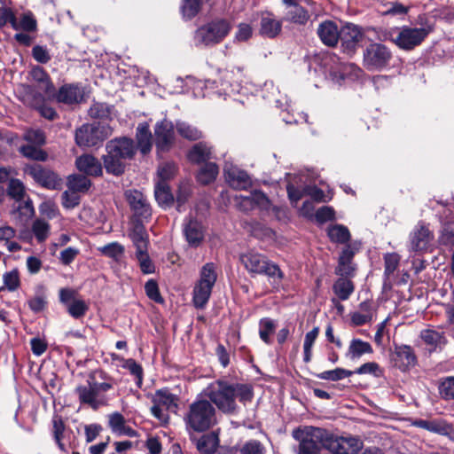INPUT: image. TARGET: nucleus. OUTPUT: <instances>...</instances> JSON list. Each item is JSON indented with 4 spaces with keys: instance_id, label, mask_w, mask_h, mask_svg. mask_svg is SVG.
<instances>
[{
    "instance_id": "f257e3e1",
    "label": "nucleus",
    "mask_w": 454,
    "mask_h": 454,
    "mask_svg": "<svg viewBox=\"0 0 454 454\" xmlns=\"http://www.w3.org/2000/svg\"><path fill=\"white\" fill-rule=\"evenodd\" d=\"M184 422L189 431H206L216 422L215 409L208 401H195L190 405Z\"/></svg>"
},
{
    "instance_id": "f03ea898",
    "label": "nucleus",
    "mask_w": 454,
    "mask_h": 454,
    "mask_svg": "<svg viewBox=\"0 0 454 454\" xmlns=\"http://www.w3.org/2000/svg\"><path fill=\"white\" fill-rule=\"evenodd\" d=\"M328 434L323 428L306 426L294 429L292 435L299 442L298 454H315L326 449Z\"/></svg>"
},
{
    "instance_id": "7ed1b4c3",
    "label": "nucleus",
    "mask_w": 454,
    "mask_h": 454,
    "mask_svg": "<svg viewBox=\"0 0 454 454\" xmlns=\"http://www.w3.org/2000/svg\"><path fill=\"white\" fill-rule=\"evenodd\" d=\"M241 262L248 271L265 274L272 279L274 285L278 286L284 278L283 271L276 263L269 262L263 255L258 253L249 252L243 254Z\"/></svg>"
},
{
    "instance_id": "20e7f679",
    "label": "nucleus",
    "mask_w": 454,
    "mask_h": 454,
    "mask_svg": "<svg viewBox=\"0 0 454 454\" xmlns=\"http://www.w3.org/2000/svg\"><path fill=\"white\" fill-rule=\"evenodd\" d=\"M322 72L336 83H340L346 78L354 80L359 77L361 70L352 63H338V59L330 54H325L321 58Z\"/></svg>"
},
{
    "instance_id": "39448f33",
    "label": "nucleus",
    "mask_w": 454,
    "mask_h": 454,
    "mask_svg": "<svg viewBox=\"0 0 454 454\" xmlns=\"http://www.w3.org/2000/svg\"><path fill=\"white\" fill-rule=\"evenodd\" d=\"M112 387L113 385L109 382L98 383L92 377H90L87 384L78 386L75 392L81 403H86L92 409L97 410L98 407L106 404L107 399L105 393Z\"/></svg>"
},
{
    "instance_id": "423d86ee",
    "label": "nucleus",
    "mask_w": 454,
    "mask_h": 454,
    "mask_svg": "<svg viewBox=\"0 0 454 454\" xmlns=\"http://www.w3.org/2000/svg\"><path fill=\"white\" fill-rule=\"evenodd\" d=\"M8 195L19 203L12 210V215L20 223L26 222L33 216L35 210L32 201L26 199V191L23 184L18 179H11L7 189Z\"/></svg>"
},
{
    "instance_id": "0eeeda50",
    "label": "nucleus",
    "mask_w": 454,
    "mask_h": 454,
    "mask_svg": "<svg viewBox=\"0 0 454 454\" xmlns=\"http://www.w3.org/2000/svg\"><path fill=\"white\" fill-rule=\"evenodd\" d=\"M217 278L215 267L207 263L200 271V278L193 290V302L197 308H203L207 302L212 287Z\"/></svg>"
},
{
    "instance_id": "6e6552de",
    "label": "nucleus",
    "mask_w": 454,
    "mask_h": 454,
    "mask_svg": "<svg viewBox=\"0 0 454 454\" xmlns=\"http://www.w3.org/2000/svg\"><path fill=\"white\" fill-rule=\"evenodd\" d=\"M432 27L429 25L421 27L403 26L399 29V32L393 39V42L400 49L410 51L419 45L432 32Z\"/></svg>"
},
{
    "instance_id": "1a4fd4ad",
    "label": "nucleus",
    "mask_w": 454,
    "mask_h": 454,
    "mask_svg": "<svg viewBox=\"0 0 454 454\" xmlns=\"http://www.w3.org/2000/svg\"><path fill=\"white\" fill-rule=\"evenodd\" d=\"M178 398L169 390L159 389L152 396L153 405L151 408L152 414L161 423H167L168 415L166 411H175L177 408Z\"/></svg>"
},
{
    "instance_id": "9d476101",
    "label": "nucleus",
    "mask_w": 454,
    "mask_h": 454,
    "mask_svg": "<svg viewBox=\"0 0 454 454\" xmlns=\"http://www.w3.org/2000/svg\"><path fill=\"white\" fill-rule=\"evenodd\" d=\"M227 34V22L221 19L215 20L200 27L195 34L198 44L212 45L221 42Z\"/></svg>"
},
{
    "instance_id": "9b49d317",
    "label": "nucleus",
    "mask_w": 454,
    "mask_h": 454,
    "mask_svg": "<svg viewBox=\"0 0 454 454\" xmlns=\"http://www.w3.org/2000/svg\"><path fill=\"white\" fill-rule=\"evenodd\" d=\"M391 59L390 51L381 43L370 44L364 53V65L371 71L385 67Z\"/></svg>"
},
{
    "instance_id": "f8f14e48",
    "label": "nucleus",
    "mask_w": 454,
    "mask_h": 454,
    "mask_svg": "<svg viewBox=\"0 0 454 454\" xmlns=\"http://www.w3.org/2000/svg\"><path fill=\"white\" fill-rule=\"evenodd\" d=\"M326 449L333 454H357L362 449V441L355 436H334L328 434Z\"/></svg>"
},
{
    "instance_id": "ddd939ff",
    "label": "nucleus",
    "mask_w": 454,
    "mask_h": 454,
    "mask_svg": "<svg viewBox=\"0 0 454 454\" xmlns=\"http://www.w3.org/2000/svg\"><path fill=\"white\" fill-rule=\"evenodd\" d=\"M176 126L172 121L163 119L154 126V143L158 152H168L175 144Z\"/></svg>"
},
{
    "instance_id": "4468645a",
    "label": "nucleus",
    "mask_w": 454,
    "mask_h": 454,
    "mask_svg": "<svg viewBox=\"0 0 454 454\" xmlns=\"http://www.w3.org/2000/svg\"><path fill=\"white\" fill-rule=\"evenodd\" d=\"M433 239L434 235L428 226L419 223L410 233L408 248L414 252L425 251L430 246Z\"/></svg>"
},
{
    "instance_id": "2eb2a0df",
    "label": "nucleus",
    "mask_w": 454,
    "mask_h": 454,
    "mask_svg": "<svg viewBox=\"0 0 454 454\" xmlns=\"http://www.w3.org/2000/svg\"><path fill=\"white\" fill-rule=\"evenodd\" d=\"M45 99L49 98L45 95L39 93L35 89L31 87L25 88L24 103L37 109L44 118L53 120L57 116V113L52 107L45 104Z\"/></svg>"
},
{
    "instance_id": "dca6fc26",
    "label": "nucleus",
    "mask_w": 454,
    "mask_h": 454,
    "mask_svg": "<svg viewBox=\"0 0 454 454\" xmlns=\"http://www.w3.org/2000/svg\"><path fill=\"white\" fill-rule=\"evenodd\" d=\"M394 366L403 372H406L417 364V356L411 346L395 345L390 355Z\"/></svg>"
},
{
    "instance_id": "f3484780",
    "label": "nucleus",
    "mask_w": 454,
    "mask_h": 454,
    "mask_svg": "<svg viewBox=\"0 0 454 454\" xmlns=\"http://www.w3.org/2000/svg\"><path fill=\"white\" fill-rule=\"evenodd\" d=\"M237 207L243 211H250L258 208L262 211H268L270 207V201L268 197L260 191H254L247 196L235 198Z\"/></svg>"
},
{
    "instance_id": "a211bd4d",
    "label": "nucleus",
    "mask_w": 454,
    "mask_h": 454,
    "mask_svg": "<svg viewBox=\"0 0 454 454\" xmlns=\"http://www.w3.org/2000/svg\"><path fill=\"white\" fill-rule=\"evenodd\" d=\"M26 172L31 176L36 183L48 189H55L59 184L58 176L54 172L43 168L41 165H29L27 167Z\"/></svg>"
},
{
    "instance_id": "6ab92c4d",
    "label": "nucleus",
    "mask_w": 454,
    "mask_h": 454,
    "mask_svg": "<svg viewBox=\"0 0 454 454\" xmlns=\"http://www.w3.org/2000/svg\"><path fill=\"white\" fill-rule=\"evenodd\" d=\"M362 37L363 34L356 25L347 24L340 29L339 40L341 42L342 48L347 53H351L355 51Z\"/></svg>"
},
{
    "instance_id": "aec40b11",
    "label": "nucleus",
    "mask_w": 454,
    "mask_h": 454,
    "mask_svg": "<svg viewBox=\"0 0 454 454\" xmlns=\"http://www.w3.org/2000/svg\"><path fill=\"white\" fill-rule=\"evenodd\" d=\"M106 149L125 160L132 159L136 153L133 140L125 137L110 140L106 144Z\"/></svg>"
},
{
    "instance_id": "412c9836",
    "label": "nucleus",
    "mask_w": 454,
    "mask_h": 454,
    "mask_svg": "<svg viewBox=\"0 0 454 454\" xmlns=\"http://www.w3.org/2000/svg\"><path fill=\"white\" fill-rule=\"evenodd\" d=\"M128 202L135 214L144 219L151 216V207L145 197L139 191L133 190L126 192Z\"/></svg>"
},
{
    "instance_id": "4be33fe9",
    "label": "nucleus",
    "mask_w": 454,
    "mask_h": 454,
    "mask_svg": "<svg viewBox=\"0 0 454 454\" xmlns=\"http://www.w3.org/2000/svg\"><path fill=\"white\" fill-rule=\"evenodd\" d=\"M31 77L37 83V90H42L48 98L55 97V88L50 76L41 67H35L30 72Z\"/></svg>"
},
{
    "instance_id": "5701e85b",
    "label": "nucleus",
    "mask_w": 454,
    "mask_h": 454,
    "mask_svg": "<svg viewBox=\"0 0 454 454\" xmlns=\"http://www.w3.org/2000/svg\"><path fill=\"white\" fill-rule=\"evenodd\" d=\"M184 234L191 247H199L204 239V227L195 219H189L184 223Z\"/></svg>"
},
{
    "instance_id": "b1692460",
    "label": "nucleus",
    "mask_w": 454,
    "mask_h": 454,
    "mask_svg": "<svg viewBox=\"0 0 454 454\" xmlns=\"http://www.w3.org/2000/svg\"><path fill=\"white\" fill-rule=\"evenodd\" d=\"M282 30V21L272 13H265L260 20L259 33L268 38L277 37Z\"/></svg>"
},
{
    "instance_id": "393cba45",
    "label": "nucleus",
    "mask_w": 454,
    "mask_h": 454,
    "mask_svg": "<svg viewBox=\"0 0 454 454\" xmlns=\"http://www.w3.org/2000/svg\"><path fill=\"white\" fill-rule=\"evenodd\" d=\"M75 166L79 171L93 176H98L102 174V166L99 160L90 155L83 154L75 160Z\"/></svg>"
},
{
    "instance_id": "a878e982",
    "label": "nucleus",
    "mask_w": 454,
    "mask_h": 454,
    "mask_svg": "<svg viewBox=\"0 0 454 454\" xmlns=\"http://www.w3.org/2000/svg\"><path fill=\"white\" fill-rule=\"evenodd\" d=\"M317 35L323 43L328 46H334L339 41L340 29L335 22L326 20L319 24Z\"/></svg>"
},
{
    "instance_id": "bb28decb",
    "label": "nucleus",
    "mask_w": 454,
    "mask_h": 454,
    "mask_svg": "<svg viewBox=\"0 0 454 454\" xmlns=\"http://www.w3.org/2000/svg\"><path fill=\"white\" fill-rule=\"evenodd\" d=\"M208 396L219 409L225 411L227 408V383L224 380H217L208 387Z\"/></svg>"
},
{
    "instance_id": "cd10ccee",
    "label": "nucleus",
    "mask_w": 454,
    "mask_h": 454,
    "mask_svg": "<svg viewBox=\"0 0 454 454\" xmlns=\"http://www.w3.org/2000/svg\"><path fill=\"white\" fill-rule=\"evenodd\" d=\"M374 309L371 301H364L358 306L357 310L350 315L351 323L356 326L370 323L373 318Z\"/></svg>"
},
{
    "instance_id": "c85d7f7f",
    "label": "nucleus",
    "mask_w": 454,
    "mask_h": 454,
    "mask_svg": "<svg viewBox=\"0 0 454 454\" xmlns=\"http://www.w3.org/2000/svg\"><path fill=\"white\" fill-rule=\"evenodd\" d=\"M55 96L59 102L71 105L79 103L82 99L83 90L77 85L66 84L59 89Z\"/></svg>"
},
{
    "instance_id": "c756f323",
    "label": "nucleus",
    "mask_w": 454,
    "mask_h": 454,
    "mask_svg": "<svg viewBox=\"0 0 454 454\" xmlns=\"http://www.w3.org/2000/svg\"><path fill=\"white\" fill-rule=\"evenodd\" d=\"M136 139L137 148L143 154L150 153L153 146V136L147 122H141L137 127Z\"/></svg>"
},
{
    "instance_id": "7c9ffc66",
    "label": "nucleus",
    "mask_w": 454,
    "mask_h": 454,
    "mask_svg": "<svg viewBox=\"0 0 454 454\" xmlns=\"http://www.w3.org/2000/svg\"><path fill=\"white\" fill-rule=\"evenodd\" d=\"M253 397L252 387L248 385H236V386H229V412L234 411V406L232 403L235 399H238L239 402L244 404L247 402L251 401Z\"/></svg>"
},
{
    "instance_id": "2f4dec72",
    "label": "nucleus",
    "mask_w": 454,
    "mask_h": 454,
    "mask_svg": "<svg viewBox=\"0 0 454 454\" xmlns=\"http://www.w3.org/2000/svg\"><path fill=\"white\" fill-rule=\"evenodd\" d=\"M229 187L234 189H247L251 185L250 176L247 172L239 169L235 166L229 167Z\"/></svg>"
},
{
    "instance_id": "473e14b6",
    "label": "nucleus",
    "mask_w": 454,
    "mask_h": 454,
    "mask_svg": "<svg viewBox=\"0 0 454 454\" xmlns=\"http://www.w3.org/2000/svg\"><path fill=\"white\" fill-rule=\"evenodd\" d=\"M355 252L352 250L350 246H346L339 258V264L336 269V274L342 277H349L352 275L355 268L352 264V259Z\"/></svg>"
},
{
    "instance_id": "72a5a7b5",
    "label": "nucleus",
    "mask_w": 454,
    "mask_h": 454,
    "mask_svg": "<svg viewBox=\"0 0 454 454\" xmlns=\"http://www.w3.org/2000/svg\"><path fill=\"white\" fill-rule=\"evenodd\" d=\"M129 237L132 239L137 251H147L148 235L140 221L137 220L133 223Z\"/></svg>"
},
{
    "instance_id": "f704fd0d",
    "label": "nucleus",
    "mask_w": 454,
    "mask_h": 454,
    "mask_svg": "<svg viewBox=\"0 0 454 454\" xmlns=\"http://www.w3.org/2000/svg\"><path fill=\"white\" fill-rule=\"evenodd\" d=\"M372 352L373 348L369 342L364 341L361 339H353L349 343L346 356L350 360H356L364 355L372 354Z\"/></svg>"
},
{
    "instance_id": "c9c22d12",
    "label": "nucleus",
    "mask_w": 454,
    "mask_h": 454,
    "mask_svg": "<svg viewBox=\"0 0 454 454\" xmlns=\"http://www.w3.org/2000/svg\"><path fill=\"white\" fill-rule=\"evenodd\" d=\"M75 142L79 146L90 147L98 145L90 124H84L75 132Z\"/></svg>"
},
{
    "instance_id": "e433bc0d",
    "label": "nucleus",
    "mask_w": 454,
    "mask_h": 454,
    "mask_svg": "<svg viewBox=\"0 0 454 454\" xmlns=\"http://www.w3.org/2000/svg\"><path fill=\"white\" fill-rule=\"evenodd\" d=\"M106 154L103 157L106 170L113 175L119 176L124 172L125 160L115 153L106 151Z\"/></svg>"
},
{
    "instance_id": "4c0bfd02",
    "label": "nucleus",
    "mask_w": 454,
    "mask_h": 454,
    "mask_svg": "<svg viewBox=\"0 0 454 454\" xmlns=\"http://www.w3.org/2000/svg\"><path fill=\"white\" fill-rule=\"evenodd\" d=\"M414 425L418 427L424 428L430 432H434L441 434H447L451 431L450 425H449L448 423L442 419H419L414 422Z\"/></svg>"
},
{
    "instance_id": "58836bf2",
    "label": "nucleus",
    "mask_w": 454,
    "mask_h": 454,
    "mask_svg": "<svg viewBox=\"0 0 454 454\" xmlns=\"http://www.w3.org/2000/svg\"><path fill=\"white\" fill-rule=\"evenodd\" d=\"M175 126L177 133L184 139L196 141L202 137V132L187 121H176Z\"/></svg>"
},
{
    "instance_id": "ea45409f",
    "label": "nucleus",
    "mask_w": 454,
    "mask_h": 454,
    "mask_svg": "<svg viewBox=\"0 0 454 454\" xmlns=\"http://www.w3.org/2000/svg\"><path fill=\"white\" fill-rule=\"evenodd\" d=\"M154 196L158 204L162 207H167L172 205L174 197L170 192L168 183L156 182L154 189Z\"/></svg>"
},
{
    "instance_id": "a19ab883",
    "label": "nucleus",
    "mask_w": 454,
    "mask_h": 454,
    "mask_svg": "<svg viewBox=\"0 0 454 454\" xmlns=\"http://www.w3.org/2000/svg\"><path fill=\"white\" fill-rule=\"evenodd\" d=\"M327 234L332 242L345 244L350 239L348 229L342 224L329 226Z\"/></svg>"
},
{
    "instance_id": "79ce46f5",
    "label": "nucleus",
    "mask_w": 454,
    "mask_h": 454,
    "mask_svg": "<svg viewBox=\"0 0 454 454\" xmlns=\"http://www.w3.org/2000/svg\"><path fill=\"white\" fill-rule=\"evenodd\" d=\"M218 446V436L215 433L202 435L198 442V450L204 454H213Z\"/></svg>"
},
{
    "instance_id": "37998d69",
    "label": "nucleus",
    "mask_w": 454,
    "mask_h": 454,
    "mask_svg": "<svg viewBox=\"0 0 454 454\" xmlns=\"http://www.w3.org/2000/svg\"><path fill=\"white\" fill-rule=\"evenodd\" d=\"M333 289L339 299H340L341 301H346L353 293L354 285L349 279L340 278L336 280L333 286Z\"/></svg>"
},
{
    "instance_id": "c03bdc74",
    "label": "nucleus",
    "mask_w": 454,
    "mask_h": 454,
    "mask_svg": "<svg viewBox=\"0 0 454 454\" xmlns=\"http://www.w3.org/2000/svg\"><path fill=\"white\" fill-rule=\"evenodd\" d=\"M211 156V149L205 143H198L192 146L188 153V158L193 162H201L209 159Z\"/></svg>"
},
{
    "instance_id": "a18cd8bd",
    "label": "nucleus",
    "mask_w": 454,
    "mask_h": 454,
    "mask_svg": "<svg viewBox=\"0 0 454 454\" xmlns=\"http://www.w3.org/2000/svg\"><path fill=\"white\" fill-rule=\"evenodd\" d=\"M68 189L77 192H84L91 185L90 180L82 175H71L67 180Z\"/></svg>"
},
{
    "instance_id": "49530a36",
    "label": "nucleus",
    "mask_w": 454,
    "mask_h": 454,
    "mask_svg": "<svg viewBox=\"0 0 454 454\" xmlns=\"http://www.w3.org/2000/svg\"><path fill=\"white\" fill-rule=\"evenodd\" d=\"M308 12L300 4L289 9L286 14V20L298 25H304L309 20Z\"/></svg>"
},
{
    "instance_id": "de8ad7c7",
    "label": "nucleus",
    "mask_w": 454,
    "mask_h": 454,
    "mask_svg": "<svg viewBox=\"0 0 454 454\" xmlns=\"http://www.w3.org/2000/svg\"><path fill=\"white\" fill-rule=\"evenodd\" d=\"M354 372L343 368H335L330 371H325L317 374V378L324 380L337 381L350 377Z\"/></svg>"
},
{
    "instance_id": "09e8293b",
    "label": "nucleus",
    "mask_w": 454,
    "mask_h": 454,
    "mask_svg": "<svg viewBox=\"0 0 454 454\" xmlns=\"http://www.w3.org/2000/svg\"><path fill=\"white\" fill-rule=\"evenodd\" d=\"M218 175V167L216 164L209 162L205 164L198 174V180L204 184L214 181Z\"/></svg>"
},
{
    "instance_id": "8fccbe9b",
    "label": "nucleus",
    "mask_w": 454,
    "mask_h": 454,
    "mask_svg": "<svg viewBox=\"0 0 454 454\" xmlns=\"http://www.w3.org/2000/svg\"><path fill=\"white\" fill-rule=\"evenodd\" d=\"M420 338L427 345L431 346L434 348L440 346L444 340L442 333L433 329H425L421 331Z\"/></svg>"
},
{
    "instance_id": "3c124183",
    "label": "nucleus",
    "mask_w": 454,
    "mask_h": 454,
    "mask_svg": "<svg viewBox=\"0 0 454 454\" xmlns=\"http://www.w3.org/2000/svg\"><path fill=\"white\" fill-rule=\"evenodd\" d=\"M98 251L105 256L119 261L124 254V247L118 242H112L98 247Z\"/></svg>"
},
{
    "instance_id": "603ef678",
    "label": "nucleus",
    "mask_w": 454,
    "mask_h": 454,
    "mask_svg": "<svg viewBox=\"0 0 454 454\" xmlns=\"http://www.w3.org/2000/svg\"><path fill=\"white\" fill-rule=\"evenodd\" d=\"M89 309V305L81 299H73L67 306L68 313L74 318H80L85 315Z\"/></svg>"
},
{
    "instance_id": "864d4df0",
    "label": "nucleus",
    "mask_w": 454,
    "mask_h": 454,
    "mask_svg": "<svg viewBox=\"0 0 454 454\" xmlns=\"http://www.w3.org/2000/svg\"><path fill=\"white\" fill-rule=\"evenodd\" d=\"M32 231L38 242L44 241L50 233V225L43 219H36L32 225Z\"/></svg>"
},
{
    "instance_id": "5fc2aeb1",
    "label": "nucleus",
    "mask_w": 454,
    "mask_h": 454,
    "mask_svg": "<svg viewBox=\"0 0 454 454\" xmlns=\"http://www.w3.org/2000/svg\"><path fill=\"white\" fill-rule=\"evenodd\" d=\"M176 172V166L172 162L162 163L157 170V181L165 182L174 177Z\"/></svg>"
},
{
    "instance_id": "6e6d98bb",
    "label": "nucleus",
    "mask_w": 454,
    "mask_h": 454,
    "mask_svg": "<svg viewBox=\"0 0 454 454\" xmlns=\"http://www.w3.org/2000/svg\"><path fill=\"white\" fill-rule=\"evenodd\" d=\"M20 153L23 156L35 160L44 161L47 159V153L33 145L21 146Z\"/></svg>"
},
{
    "instance_id": "4d7b16f0",
    "label": "nucleus",
    "mask_w": 454,
    "mask_h": 454,
    "mask_svg": "<svg viewBox=\"0 0 454 454\" xmlns=\"http://www.w3.org/2000/svg\"><path fill=\"white\" fill-rule=\"evenodd\" d=\"M400 262V255L396 253H387L384 255L385 277L389 278L396 270Z\"/></svg>"
},
{
    "instance_id": "13d9d810",
    "label": "nucleus",
    "mask_w": 454,
    "mask_h": 454,
    "mask_svg": "<svg viewBox=\"0 0 454 454\" xmlns=\"http://www.w3.org/2000/svg\"><path fill=\"white\" fill-rule=\"evenodd\" d=\"M98 143H102L113 133V129L106 121H97L90 124Z\"/></svg>"
},
{
    "instance_id": "bf43d9fd",
    "label": "nucleus",
    "mask_w": 454,
    "mask_h": 454,
    "mask_svg": "<svg viewBox=\"0 0 454 454\" xmlns=\"http://www.w3.org/2000/svg\"><path fill=\"white\" fill-rule=\"evenodd\" d=\"M276 325L273 320L263 318L260 321V338L267 344L270 343V335L274 333Z\"/></svg>"
},
{
    "instance_id": "052dcab7",
    "label": "nucleus",
    "mask_w": 454,
    "mask_h": 454,
    "mask_svg": "<svg viewBox=\"0 0 454 454\" xmlns=\"http://www.w3.org/2000/svg\"><path fill=\"white\" fill-rule=\"evenodd\" d=\"M109 426L113 432L122 434H126L125 419L119 413L114 412L109 415Z\"/></svg>"
},
{
    "instance_id": "680f3d73",
    "label": "nucleus",
    "mask_w": 454,
    "mask_h": 454,
    "mask_svg": "<svg viewBox=\"0 0 454 454\" xmlns=\"http://www.w3.org/2000/svg\"><path fill=\"white\" fill-rule=\"evenodd\" d=\"M200 0H183V5L181 7L183 16L185 19L193 18L200 10Z\"/></svg>"
},
{
    "instance_id": "e2e57ef3",
    "label": "nucleus",
    "mask_w": 454,
    "mask_h": 454,
    "mask_svg": "<svg viewBox=\"0 0 454 454\" xmlns=\"http://www.w3.org/2000/svg\"><path fill=\"white\" fill-rule=\"evenodd\" d=\"M239 454H264V447L259 441L251 440L240 448Z\"/></svg>"
},
{
    "instance_id": "0e129e2a",
    "label": "nucleus",
    "mask_w": 454,
    "mask_h": 454,
    "mask_svg": "<svg viewBox=\"0 0 454 454\" xmlns=\"http://www.w3.org/2000/svg\"><path fill=\"white\" fill-rule=\"evenodd\" d=\"M3 279L5 287L9 291H15L20 286V277L17 270L4 273Z\"/></svg>"
},
{
    "instance_id": "69168bd1",
    "label": "nucleus",
    "mask_w": 454,
    "mask_h": 454,
    "mask_svg": "<svg viewBox=\"0 0 454 454\" xmlns=\"http://www.w3.org/2000/svg\"><path fill=\"white\" fill-rule=\"evenodd\" d=\"M136 256L139 262L141 270L144 273L150 274L154 271V266L151 260L149 259L147 251H137Z\"/></svg>"
},
{
    "instance_id": "338daca9",
    "label": "nucleus",
    "mask_w": 454,
    "mask_h": 454,
    "mask_svg": "<svg viewBox=\"0 0 454 454\" xmlns=\"http://www.w3.org/2000/svg\"><path fill=\"white\" fill-rule=\"evenodd\" d=\"M145 290L146 295L153 301L158 303L163 302V298L161 297L159 287L156 281L150 279L145 283Z\"/></svg>"
},
{
    "instance_id": "774afa93",
    "label": "nucleus",
    "mask_w": 454,
    "mask_h": 454,
    "mask_svg": "<svg viewBox=\"0 0 454 454\" xmlns=\"http://www.w3.org/2000/svg\"><path fill=\"white\" fill-rule=\"evenodd\" d=\"M441 395L445 399L454 398V377L446 378L439 387Z\"/></svg>"
}]
</instances>
